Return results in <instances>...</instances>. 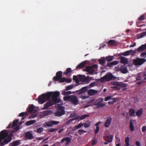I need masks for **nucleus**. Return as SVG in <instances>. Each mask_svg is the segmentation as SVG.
<instances>
[{"label": "nucleus", "mask_w": 146, "mask_h": 146, "mask_svg": "<svg viewBox=\"0 0 146 146\" xmlns=\"http://www.w3.org/2000/svg\"><path fill=\"white\" fill-rule=\"evenodd\" d=\"M57 128H51L48 130V131L49 132H53L57 130Z\"/></svg>", "instance_id": "obj_53"}, {"label": "nucleus", "mask_w": 146, "mask_h": 146, "mask_svg": "<svg viewBox=\"0 0 146 146\" xmlns=\"http://www.w3.org/2000/svg\"><path fill=\"white\" fill-rule=\"evenodd\" d=\"M49 101V102H47L44 105V107L42 109V110H46L50 106H52L53 105L56 104L55 103H54V102H53L52 101H51L50 100V101Z\"/></svg>", "instance_id": "obj_13"}, {"label": "nucleus", "mask_w": 146, "mask_h": 146, "mask_svg": "<svg viewBox=\"0 0 146 146\" xmlns=\"http://www.w3.org/2000/svg\"><path fill=\"white\" fill-rule=\"evenodd\" d=\"M19 120L18 119H16L14 120L13 123L12 127H14L15 126H17V123L18 122Z\"/></svg>", "instance_id": "obj_44"}, {"label": "nucleus", "mask_w": 146, "mask_h": 146, "mask_svg": "<svg viewBox=\"0 0 146 146\" xmlns=\"http://www.w3.org/2000/svg\"><path fill=\"white\" fill-rule=\"evenodd\" d=\"M118 99L117 98H111L110 100V101L108 103L109 104L112 105L116 103Z\"/></svg>", "instance_id": "obj_27"}, {"label": "nucleus", "mask_w": 146, "mask_h": 146, "mask_svg": "<svg viewBox=\"0 0 146 146\" xmlns=\"http://www.w3.org/2000/svg\"><path fill=\"white\" fill-rule=\"evenodd\" d=\"M113 135H110L107 136L106 137V140H108V142H111L112 141L113 138Z\"/></svg>", "instance_id": "obj_33"}, {"label": "nucleus", "mask_w": 146, "mask_h": 146, "mask_svg": "<svg viewBox=\"0 0 146 146\" xmlns=\"http://www.w3.org/2000/svg\"><path fill=\"white\" fill-rule=\"evenodd\" d=\"M107 43L110 45L115 46L116 45V42L115 40H110Z\"/></svg>", "instance_id": "obj_30"}, {"label": "nucleus", "mask_w": 146, "mask_h": 146, "mask_svg": "<svg viewBox=\"0 0 146 146\" xmlns=\"http://www.w3.org/2000/svg\"><path fill=\"white\" fill-rule=\"evenodd\" d=\"M49 101V102H47L44 105V107L42 109V110H46L50 106H52L53 105L56 104L55 103H54V102H53L52 101H51L50 100V101Z\"/></svg>", "instance_id": "obj_14"}, {"label": "nucleus", "mask_w": 146, "mask_h": 146, "mask_svg": "<svg viewBox=\"0 0 146 146\" xmlns=\"http://www.w3.org/2000/svg\"><path fill=\"white\" fill-rule=\"evenodd\" d=\"M59 123V122L58 121L50 120L47 122H46L44 126L45 127H52L53 125H57Z\"/></svg>", "instance_id": "obj_9"}, {"label": "nucleus", "mask_w": 146, "mask_h": 146, "mask_svg": "<svg viewBox=\"0 0 146 146\" xmlns=\"http://www.w3.org/2000/svg\"><path fill=\"white\" fill-rule=\"evenodd\" d=\"M36 121L35 120H32L28 121L26 123V124L27 125H32L35 123Z\"/></svg>", "instance_id": "obj_37"}, {"label": "nucleus", "mask_w": 146, "mask_h": 146, "mask_svg": "<svg viewBox=\"0 0 146 146\" xmlns=\"http://www.w3.org/2000/svg\"><path fill=\"white\" fill-rule=\"evenodd\" d=\"M52 112L51 110H47L44 111L42 113V115L44 116H46L50 114Z\"/></svg>", "instance_id": "obj_29"}, {"label": "nucleus", "mask_w": 146, "mask_h": 146, "mask_svg": "<svg viewBox=\"0 0 146 146\" xmlns=\"http://www.w3.org/2000/svg\"><path fill=\"white\" fill-rule=\"evenodd\" d=\"M116 78L111 73H108L100 78L101 82H109L112 80H115Z\"/></svg>", "instance_id": "obj_5"}, {"label": "nucleus", "mask_w": 146, "mask_h": 146, "mask_svg": "<svg viewBox=\"0 0 146 146\" xmlns=\"http://www.w3.org/2000/svg\"><path fill=\"white\" fill-rule=\"evenodd\" d=\"M86 131L82 129H79L78 131V133L80 135H81L83 133H86Z\"/></svg>", "instance_id": "obj_50"}, {"label": "nucleus", "mask_w": 146, "mask_h": 146, "mask_svg": "<svg viewBox=\"0 0 146 146\" xmlns=\"http://www.w3.org/2000/svg\"><path fill=\"white\" fill-rule=\"evenodd\" d=\"M111 84L116 86H120L121 87H125L127 86V85L126 84L122 82H111Z\"/></svg>", "instance_id": "obj_11"}, {"label": "nucleus", "mask_w": 146, "mask_h": 146, "mask_svg": "<svg viewBox=\"0 0 146 146\" xmlns=\"http://www.w3.org/2000/svg\"><path fill=\"white\" fill-rule=\"evenodd\" d=\"M98 61L100 64L103 66L105 64L106 61L105 58L104 57H101L100 59L98 60Z\"/></svg>", "instance_id": "obj_26"}, {"label": "nucleus", "mask_w": 146, "mask_h": 146, "mask_svg": "<svg viewBox=\"0 0 146 146\" xmlns=\"http://www.w3.org/2000/svg\"><path fill=\"white\" fill-rule=\"evenodd\" d=\"M144 19H145V16L143 15H141L138 18V20L139 21H143V20H144Z\"/></svg>", "instance_id": "obj_52"}, {"label": "nucleus", "mask_w": 146, "mask_h": 146, "mask_svg": "<svg viewBox=\"0 0 146 146\" xmlns=\"http://www.w3.org/2000/svg\"><path fill=\"white\" fill-rule=\"evenodd\" d=\"M146 130V126H143L142 128V132H145Z\"/></svg>", "instance_id": "obj_64"}, {"label": "nucleus", "mask_w": 146, "mask_h": 146, "mask_svg": "<svg viewBox=\"0 0 146 146\" xmlns=\"http://www.w3.org/2000/svg\"><path fill=\"white\" fill-rule=\"evenodd\" d=\"M118 62L117 61H115L113 62H109L107 64V66L109 67H111L117 64Z\"/></svg>", "instance_id": "obj_24"}, {"label": "nucleus", "mask_w": 146, "mask_h": 146, "mask_svg": "<svg viewBox=\"0 0 146 146\" xmlns=\"http://www.w3.org/2000/svg\"><path fill=\"white\" fill-rule=\"evenodd\" d=\"M86 63L85 61L82 62L77 66L76 68L81 69L83 68L85 66Z\"/></svg>", "instance_id": "obj_32"}, {"label": "nucleus", "mask_w": 146, "mask_h": 146, "mask_svg": "<svg viewBox=\"0 0 146 146\" xmlns=\"http://www.w3.org/2000/svg\"><path fill=\"white\" fill-rule=\"evenodd\" d=\"M120 86H116L113 87L112 88L113 89H115L117 90H119L120 89Z\"/></svg>", "instance_id": "obj_60"}, {"label": "nucleus", "mask_w": 146, "mask_h": 146, "mask_svg": "<svg viewBox=\"0 0 146 146\" xmlns=\"http://www.w3.org/2000/svg\"><path fill=\"white\" fill-rule=\"evenodd\" d=\"M71 139L68 137H66L63 138L61 141L60 142L63 143L65 141H66V145H68L71 141Z\"/></svg>", "instance_id": "obj_21"}, {"label": "nucleus", "mask_w": 146, "mask_h": 146, "mask_svg": "<svg viewBox=\"0 0 146 146\" xmlns=\"http://www.w3.org/2000/svg\"><path fill=\"white\" fill-rule=\"evenodd\" d=\"M143 113V110L142 108L137 110L136 113V114L137 116H140Z\"/></svg>", "instance_id": "obj_35"}, {"label": "nucleus", "mask_w": 146, "mask_h": 146, "mask_svg": "<svg viewBox=\"0 0 146 146\" xmlns=\"http://www.w3.org/2000/svg\"><path fill=\"white\" fill-rule=\"evenodd\" d=\"M13 143L15 146L21 144L20 141L19 140H16L13 141Z\"/></svg>", "instance_id": "obj_46"}, {"label": "nucleus", "mask_w": 146, "mask_h": 146, "mask_svg": "<svg viewBox=\"0 0 146 146\" xmlns=\"http://www.w3.org/2000/svg\"><path fill=\"white\" fill-rule=\"evenodd\" d=\"M72 72V69L70 68H68L66 69V71L64 72L63 74H64L67 75L69 73H71Z\"/></svg>", "instance_id": "obj_40"}, {"label": "nucleus", "mask_w": 146, "mask_h": 146, "mask_svg": "<svg viewBox=\"0 0 146 146\" xmlns=\"http://www.w3.org/2000/svg\"><path fill=\"white\" fill-rule=\"evenodd\" d=\"M91 124V122L89 121H86L85 123H84V126L85 128L89 127Z\"/></svg>", "instance_id": "obj_43"}, {"label": "nucleus", "mask_w": 146, "mask_h": 146, "mask_svg": "<svg viewBox=\"0 0 146 146\" xmlns=\"http://www.w3.org/2000/svg\"><path fill=\"white\" fill-rule=\"evenodd\" d=\"M72 93V92L70 91H68L67 92H63L64 95H67L68 94H70Z\"/></svg>", "instance_id": "obj_54"}, {"label": "nucleus", "mask_w": 146, "mask_h": 146, "mask_svg": "<svg viewBox=\"0 0 146 146\" xmlns=\"http://www.w3.org/2000/svg\"><path fill=\"white\" fill-rule=\"evenodd\" d=\"M89 116V114H84L80 116H77L75 118L76 119H80V120H82L85 118L86 117H88Z\"/></svg>", "instance_id": "obj_25"}, {"label": "nucleus", "mask_w": 146, "mask_h": 146, "mask_svg": "<svg viewBox=\"0 0 146 146\" xmlns=\"http://www.w3.org/2000/svg\"><path fill=\"white\" fill-rule=\"evenodd\" d=\"M64 101H68L74 105L78 104V100L76 96L74 95H69L63 98Z\"/></svg>", "instance_id": "obj_3"}, {"label": "nucleus", "mask_w": 146, "mask_h": 146, "mask_svg": "<svg viewBox=\"0 0 146 146\" xmlns=\"http://www.w3.org/2000/svg\"><path fill=\"white\" fill-rule=\"evenodd\" d=\"M145 48V45L142 44L137 49L133 50V54H135L137 52V51L138 52H140V51H142L144 50Z\"/></svg>", "instance_id": "obj_17"}, {"label": "nucleus", "mask_w": 146, "mask_h": 146, "mask_svg": "<svg viewBox=\"0 0 146 146\" xmlns=\"http://www.w3.org/2000/svg\"><path fill=\"white\" fill-rule=\"evenodd\" d=\"M73 87V85L68 86L66 87V90H69L72 89Z\"/></svg>", "instance_id": "obj_49"}, {"label": "nucleus", "mask_w": 146, "mask_h": 146, "mask_svg": "<svg viewBox=\"0 0 146 146\" xmlns=\"http://www.w3.org/2000/svg\"><path fill=\"white\" fill-rule=\"evenodd\" d=\"M49 101V102H47L44 105V107L42 109V110H46L50 106H52L53 105L56 104L55 103H54V102H53L52 101H51L50 100V101Z\"/></svg>", "instance_id": "obj_12"}, {"label": "nucleus", "mask_w": 146, "mask_h": 146, "mask_svg": "<svg viewBox=\"0 0 146 146\" xmlns=\"http://www.w3.org/2000/svg\"><path fill=\"white\" fill-rule=\"evenodd\" d=\"M146 35V31L145 32H143L142 33H141L139 35V36H138V38H141L144 36Z\"/></svg>", "instance_id": "obj_45"}, {"label": "nucleus", "mask_w": 146, "mask_h": 146, "mask_svg": "<svg viewBox=\"0 0 146 146\" xmlns=\"http://www.w3.org/2000/svg\"><path fill=\"white\" fill-rule=\"evenodd\" d=\"M78 78L82 82H87L88 81V79L86 78L85 75H78Z\"/></svg>", "instance_id": "obj_18"}, {"label": "nucleus", "mask_w": 146, "mask_h": 146, "mask_svg": "<svg viewBox=\"0 0 146 146\" xmlns=\"http://www.w3.org/2000/svg\"><path fill=\"white\" fill-rule=\"evenodd\" d=\"M98 66L97 64H94L92 66H87L85 67V70L88 72V74H96V71L97 70Z\"/></svg>", "instance_id": "obj_4"}, {"label": "nucleus", "mask_w": 146, "mask_h": 146, "mask_svg": "<svg viewBox=\"0 0 146 146\" xmlns=\"http://www.w3.org/2000/svg\"><path fill=\"white\" fill-rule=\"evenodd\" d=\"M112 97V96H108L106 97L104 99V100L105 101H107L109 100L110 99H111V98Z\"/></svg>", "instance_id": "obj_58"}, {"label": "nucleus", "mask_w": 146, "mask_h": 146, "mask_svg": "<svg viewBox=\"0 0 146 146\" xmlns=\"http://www.w3.org/2000/svg\"><path fill=\"white\" fill-rule=\"evenodd\" d=\"M43 131V129L42 127H40L37 129L36 132L38 133H42Z\"/></svg>", "instance_id": "obj_47"}, {"label": "nucleus", "mask_w": 146, "mask_h": 146, "mask_svg": "<svg viewBox=\"0 0 146 146\" xmlns=\"http://www.w3.org/2000/svg\"><path fill=\"white\" fill-rule=\"evenodd\" d=\"M129 115L130 116H134L135 111L133 109H130L129 110Z\"/></svg>", "instance_id": "obj_36"}, {"label": "nucleus", "mask_w": 146, "mask_h": 146, "mask_svg": "<svg viewBox=\"0 0 146 146\" xmlns=\"http://www.w3.org/2000/svg\"><path fill=\"white\" fill-rule=\"evenodd\" d=\"M106 60L108 62H110L113 59V56H106L105 58Z\"/></svg>", "instance_id": "obj_39"}, {"label": "nucleus", "mask_w": 146, "mask_h": 146, "mask_svg": "<svg viewBox=\"0 0 146 146\" xmlns=\"http://www.w3.org/2000/svg\"><path fill=\"white\" fill-rule=\"evenodd\" d=\"M88 90V87L86 86L81 88L78 91L79 94H81L85 93Z\"/></svg>", "instance_id": "obj_20"}, {"label": "nucleus", "mask_w": 146, "mask_h": 146, "mask_svg": "<svg viewBox=\"0 0 146 146\" xmlns=\"http://www.w3.org/2000/svg\"><path fill=\"white\" fill-rule=\"evenodd\" d=\"M11 137L8 136V133L6 130L2 131L0 132V146H3L8 144L12 140Z\"/></svg>", "instance_id": "obj_1"}, {"label": "nucleus", "mask_w": 146, "mask_h": 146, "mask_svg": "<svg viewBox=\"0 0 146 146\" xmlns=\"http://www.w3.org/2000/svg\"><path fill=\"white\" fill-rule=\"evenodd\" d=\"M99 130V126H97L96 127V129L95 130V134H96L98 132Z\"/></svg>", "instance_id": "obj_59"}, {"label": "nucleus", "mask_w": 146, "mask_h": 146, "mask_svg": "<svg viewBox=\"0 0 146 146\" xmlns=\"http://www.w3.org/2000/svg\"><path fill=\"white\" fill-rule=\"evenodd\" d=\"M25 115H27V112H22V113H19V116L22 117H24Z\"/></svg>", "instance_id": "obj_48"}, {"label": "nucleus", "mask_w": 146, "mask_h": 146, "mask_svg": "<svg viewBox=\"0 0 146 146\" xmlns=\"http://www.w3.org/2000/svg\"><path fill=\"white\" fill-rule=\"evenodd\" d=\"M62 72L61 71L57 72L56 73V76H54L53 78V80L55 81H58L62 77Z\"/></svg>", "instance_id": "obj_10"}, {"label": "nucleus", "mask_w": 146, "mask_h": 146, "mask_svg": "<svg viewBox=\"0 0 146 146\" xmlns=\"http://www.w3.org/2000/svg\"><path fill=\"white\" fill-rule=\"evenodd\" d=\"M120 62L125 65H126L128 63V59L125 57H122L121 58Z\"/></svg>", "instance_id": "obj_23"}, {"label": "nucleus", "mask_w": 146, "mask_h": 146, "mask_svg": "<svg viewBox=\"0 0 146 146\" xmlns=\"http://www.w3.org/2000/svg\"><path fill=\"white\" fill-rule=\"evenodd\" d=\"M112 118L109 116L107 117L106 121L105 122L104 126L106 127H109L112 121Z\"/></svg>", "instance_id": "obj_15"}, {"label": "nucleus", "mask_w": 146, "mask_h": 146, "mask_svg": "<svg viewBox=\"0 0 146 146\" xmlns=\"http://www.w3.org/2000/svg\"><path fill=\"white\" fill-rule=\"evenodd\" d=\"M74 119H76V118L73 119L72 120H68V121H66V124H70L72 120H74Z\"/></svg>", "instance_id": "obj_62"}, {"label": "nucleus", "mask_w": 146, "mask_h": 146, "mask_svg": "<svg viewBox=\"0 0 146 146\" xmlns=\"http://www.w3.org/2000/svg\"><path fill=\"white\" fill-rule=\"evenodd\" d=\"M140 56L142 57H146V52H144L141 54Z\"/></svg>", "instance_id": "obj_55"}, {"label": "nucleus", "mask_w": 146, "mask_h": 146, "mask_svg": "<svg viewBox=\"0 0 146 146\" xmlns=\"http://www.w3.org/2000/svg\"><path fill=\"white\" fill-rule=\"evenodd\" d=\"M141 75L140 74H138V76L136 77V80L139 81L141 79Z\"/></svg>", "instance_id": "obj_56"}, {"label": "nucleus", "mask_w": 146, "mask_h": 146, "mask_svg": "<svg viewBox=\"0 0 146 146\" xmlns=\"http://www.w3.org/2000/svg\"><path fill=\"white\" fill-rule=\"evenodd\" d=\"M119 71L123 74H126L128 72L127 67L124 65H122L119 68Z\"/></svg>", "instance_id": "obj_16"}, {"label": "nucleus", "mask_w": 146, "mask_h": 146, "mask_svg": "<svg viewBox=\"0 0 146 146\" xmlns=\"http://www.w3.org/2000/svg\"><path fill=\"white\" fill-rule=\"evenodd\" d=\"M65 113L64 108L62 106L59 107L55 113V116L57 117L60 116Z\"/></svg>", "instance_id": "obj_8"}, {"label": "nucleus", "mask_w": 146, "mask_h": 146, "mask_svg": "<svg viewBox=\"0 0 146 146\" xmlns=\"http://www.w3.org/2000/svg\"><path fill=\"white\" fill-rule=\"evenodd\" d=\"M97 92L98 91L97 90L90 89L88 91V94L90 96H93L96 94Z\"/></svg>", "instance_id": "obj_22"}, {"label": "nucleus", "mask_w": 146, "mask_h": 146, "mask_svg": "<svg viewBox=\"0 0 146 146\" xmlns=\"http://www.w3.org/2000/svg\"><path fill=\"white\" fill-rule=\"evenodd\" d=\"M52 96V92H49L46 94H44L39 96L38 98V101L39 104H42L46 102V100L50 101Z\"/></svg>", "instance_id": "obj_2"}, {"label": "nucleus", "mask_w": 146, "mask_h": 146, "mask_svg": "<svg viewBox=\"0 0 146 146\" xmlns=\"http://www.w3.org/2000/svg\"><path fill=\"white\" fill-rule=\"evenodd\" d=\"M130 129L131 131L132 132L134 130V127L133 125V123L131 121H130L129 123Z\"/></svg>", "instance_id": "obj_38"}, {"label": "nucleus", "mask_w": 146, "mask_h": 146, "mask_svg": "<svg viewBox=\"0 0 146 146\" xmlns=\"http://www.w3.org/2000/svg\"><path fill=\"white\" fill-rule=\"evenodd\" d=\"M72 81L71 79L68 78L67 79H66V82L67 83H70Z\"/></svg>", "instance_id": "obj_63"}, {"label": "nucleus", "mask_w": 146, "mask_h": 146, "mask_svg": "<svg viewBox=\"0 0 146 146\" xmlns=\"http://www.w3.org/2000/svg\"><path fill=\"white\" fill-rule=\"evenodd\" d=\"M60 95V93L58 92H52V101L56 104L60 102V100L58 98Z\"/></svg>", "instance_id": "obj_6"}, {"label": "nucleus", "mask_w": 146, "mask_h": 146, "mask_svg": "<svg viewBox=\"0 0 146 146\" xmlns=\"http://www.w3.org/2000/svg\"><path fill=\"white\" fill-rule=\"evenodd\" d=\"M25 136L29 139H31L33 137L32 133L30 131L27 132L25 134Z\"/></svg>", "instance_id": "obj_19"}, {"label": "nucleus", "mask_w": 146, "mask_h": 146, "mask_svg": "<svg viewBox=\"0 0 146 146\" xmlns=\"http://www.w3.org/2000/svg\"><path fill=\"white\" fill-rule=\"evenodd\" d=\"M129 138L127 137L125 138V145L124 146H129Z\"/></svg>", "instance_id": "obj_42"}, {"label": "nucleus", "mask_w": 146, "mask_h": 146, "mask_svg": "<svg viewBox=\"0 0 146 146\" xmlns=\"http://www.w3.org/2000/svg\"><path fill=\"white\" fill-rule=\"evenodd\" d=\"M79 78H78V76H76L75 75L73 76V80L75 81L76 83L77 84H80L79 83Z\"/></svg>", "instance_id": "obj_34"}, {"label": "nucleus", "mask_w": 146, "mask_h": 146, "mask_svg": "<svg viewBox=\"0 0 146 146\" xmlns=\"http://www.w3.org/2000/svg\"><path fill=\"white\" fill-rule=\"evenodd\" d=\"M84 124V123H80L78 125H76L74 127V130H76L80 128Z\"/></svg>", "instance_id": "obj_41"}, {"label": "nucleus", "mask_w": 146, "mask_h": 146, "mask_svg": "<svg viewBox=\"0 0 146 146\" xmlns=\"http://www.w3.org/2000/svg\"><path fill=\"white\" fill-rule=\"evenodd\" d=\"M146 62V59L137 58L133 60L134 64L136 66H140Z\"/></svg>", "instance_id": "obj_7"}, {"label": "nucleus", "mask_w": 146, "mask_h": 146, "mask_svg": "<svg viewBox=\"0 0 146 146\" xmlns=\"http://www.w3.org/2000/svg\"><path fill=\"white\" fill-rule=\"evenodd\" d=\"M66 78L65 77H63L62 78V77L61 78V79L58 81H59V82L60 83L64 82L65 81L66 82Z\"/></svg>", "instance_id": "obj_51"}, {"label": "nucleus", "mask_w": 146, "mask_h": 146, "mask_svg": "<svg viewBox=\"0 0 146 146\" xmlns=\"http://www.w3.org/2000/svg\"><path fill=\"white\" fill-rule=\"evenodd\" d=\"M34 108L35 106L33 104H32L30 106H29L28 109H27V111L30 113L33 112Z\"/></svg>", "instance_id": "obj_31"}, {"label": "nucleus", "mask_w": 146, "mask_h": 146, "mask_svg": "<svg viewBox=\"0 0 146 146\" xmlns=\"http://www.w3.org/2000/svg\"><path fill=\"white\" fill-rule=\"evenodd\" d=\"M97 143V141L95 139H93V140L92 141V145H94L96 144Z\"/></svg>", "instance_id": "obj_57"}, {"label": "nucleus", "mask_w": 146, "mask_h": 146, "mask_svg": "<svg viewBox=\"0 0 146 146\" xmlns=\"http://www.w3.org/2000/svg\"><path fill=\"white\" fill-rule=\"evenodd\" d=\"M133 50H130L124 52L123 53L122 55L125 56H127L131 54V53L132 54H133Z\"/></svg>", "instance_id": "obj_28"}, {"label": "nucleus", "mask_w": 146, "mask_h": 146, "mask_svg": "<svg viewBox=\"0 0 146 146\" xmlns=\"http://www.w3.org/2000/svg\"><path fill=\"white\" fill-rule=\"evenodd\" d=\"M19 129V127L17 126L12 131V132H15L17 131Z\"/></svg>", "instance_id": "obj_61"}]
</instances>
